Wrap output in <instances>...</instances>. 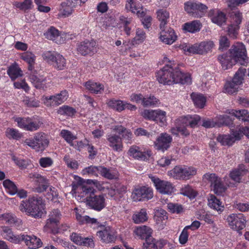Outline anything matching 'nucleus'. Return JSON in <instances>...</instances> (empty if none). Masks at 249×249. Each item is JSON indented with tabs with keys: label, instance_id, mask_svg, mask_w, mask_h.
<instances>
[{
	"label": "nucleus",
	"instance_id": "1",
	"mask_svg": "<svg viewBox=\"0 0 249 249\" xmlns=\"http://www.w3.org/2000/svg\"><path fill=\"white\" fill-rule=\"evenodd\" d=\"M164 61L167 64L158 73L159 83L168 85L191 83L192 78L189 73L182 72L176 63L169 61L166 56L164 57Z\"/></svg>",
	"mask_w": 249,
	"mask_h": 249
},
{
	"label": "nucleus",
	"instance_id": "2",
	"mask_svg": "<svg viewBox=\"0 0 249 249\" xmlns=\"http://www.w3.org/2000/svg\"><path fill=\"white\" fill-rule=\"evenodd\" d=\"M200 120V116L196 114L180 117L176 120V127L171 129V132L174 135L180 133L182 135L188 136L191 133L190 129L196 126Z\"/></svg>",
	"mask_w": 249,
	"mask_h": 249
},
{
	"label": "nucleus",
	"instance_id": "3",
	"mask_svg": "<svg viewBox=\"0 0 249 249\" xmlns=\"http://www.w3.org/2000/svg\"><path fill=\"white\" fill-rule=\"evenodd\" d=\"M50 143L48 136L44 132H38L32 138L26 139L24 143L37 152L43 151Z\"/></svg>",
	"mask_w": 249,
	"mask_h": 249
},
{
	"label": "nucleus",
	"instance_id": "4",
	"mask_svg": "<svg viewBox=\"0 0 249 249\" xmlns=\"http://www.w3.org/2000/svg\"><path fill=\"white\" fill-rule=\"evenodd\" d=\"M229 53L231 55L234 62L241 65H247L249 62L245 46L241 42H238L232 45Z\"/></svg>",
	"mask_w": 249,
	"mask_h": 249
},
{
	"label": "nucleus",
	"instance_id": "5",
	"mask_svg": "<svg viewBox=\"0 0 249 249\" xmlns=\"http://www.w3.org/2000/svg\"><path fill=\"white\" fill-rule=\"evenodd\" d=\"M18 127L28 131H35L38 129L43 122L41 118L38 116L33 118L17 117L15 119Z\"/></svg>",
	"mask_w": 249,
	"mask_h": 249
},
{
	"label": "nucleus",
	"instance_id": "6",
	"mask_svg": "<svg viewBox=\"0 0 249 249\" xmlns=\"http://www.w3.org/2000/svg\"><path fill=\"white\" fill-rule=\"evenodd\" d=\"M69 96L68 91L66 89H64L52 95L43 96L41 100L46 107H55L65 102Z\"/></svg>",
	"mask_w": 249,
	"mask_h": 249
},
{
	"label": "nucleus",
	"instance_id": "7",
	"mask_svg": "<svg viewBox=\"0 0 249 249\" xmlns=\"http://www.w3.org/2000/svg\"><path fill=\"white\" fill-rule=\"evenodd\" d=\"M196 169L193 167L176 166L168 172V175L176 179L187 180L195 176Z\"/></svg>",
	"mask_w": 249,
	"mask_h": 249
},
{
	"label": "nucleus",
	"instance_id": "8",
	"mask_svg": "<svg viewBox=\"0 0 249 249\" xmlns=\"http://www.w3.org/2000/svg\"><path fill=\"white\" fill-rule=\"evenodd\" d=\"M42 56L45 60L51 63L57 70H63L66 67V59L62 54L57 52H45L43 53Z\"/></svg>",
	"mask_w": 249,
	"mask_h": 249
},
{
	"label": "nucleus",
	"instance_id": "9",
	"mask_svg": "<svg viewBox=\"0 0 249 249\" xmlns=\"http://www.w3.org/2000/svg\"><path fill=\"white\" fill-rule=\"evenodd\" d=\"M184 10L195 18L203 17L207 11L208 7L198 1H188L184 3Z\"/></svg>",
	"mask_w": 249,
	"mask_h": 249
},
{
	"label": "nucleus",
	"instance_id": "10",
	"mask_svg": "<svg viewBox=\"0 0 249 249\" xmlns=\"http://www.w3.org/2000/svg\"><path fill=\"white\" fill-rule=\"evenodd\" d=\"M44 227V230L53 234L57 233L59 231V220L61 217L60 211L58 209H54L50 212Z\"/></svg>",
	"mask_w": 249,
	"mask_h": 249
},
{
	"label": "nucleus",
	"instance_id": "11",
	"mask_svg": "<svg viewBox=\"0 0 249 249\" xmlns=\"http://www.w3.org/2000/svg\"><path fill=\"white\" fill-rule=\"evenodd\" d=\"M230 24L228 26L227 32L229 37L236 39L238 34L239 24L241 23L242 14L239 11L233 12L231 15Z\"/></svg>",
	"mask_w": 249,
	"mask_h": 249
},
{
	"label": "nucleus",
	"instance_id": "12",
	"mask_svg": "<svg viewBox=\"0 0 249 249\" xmlns=\"http://www.w3.org/2000/svg\"><path fill=\"white\" fill-rule=\"evenodd\" d=\"M203 180L211 184L212 189L216 195H221L226 189L221 178L215 174H205L203 177Z\"/></svg>",
	"mask_w": 249,
	"mask_h": 249
},
{
	"label": "nucleus",
	"instance_id": "13",
	"mask_svg": "<svg viewBox=\"0 0 249 249\" xmlns=\"http://www.w3.org/2000/svg\"><path fill=\"white\" fill-rule=\"evenodd\" d=\"M36 72L35 70L30 72L29 75V81L36 89H47L50 86L51 81L43 75L36 74Z\"/></svg>",
	"mask_w": 249,
	"mask_h": 249
},
{
	"label": "nucleus",
	"instance_id": "14",
	"mask_svg": "<svg viewBox=\"0 0 249 249\" xmlns=\"http://www.w3.org/2000/svg\"><path fill=\"white\" fill-rule=\"evenodd\" d=\"M28 178L33 179L36 183L37 186L34 188V191L36 193L44 192L50 186L49 180L37 173H30Z\"/></svg>",
	"mask_w": 249,
	"mask_h": 249
},
{
	"label": "nucleus",
	"instance_id": "15",
	"mask_svg": "<svg viewBox=\"0 0 249 249\" xmlns=\"http://www.w3.org/2000/svg\"><path fill=\"white\" fill-rule=\"evenodd\" d=\"M160 30L159 38L162 43L171 45L177 40V36L171 28L164 26L162 28H160Z\"/></svg>",
	"mask_w": 249,
	"mask_h": 249
},
{
	"label": "nucleus",
	"instance_id": "16",
	"mask_svg": "<svg viewBox=\"0 0 249 249\" xmlns=\"http://www.w3.org/2000/svg\"><path fill=\"white\" fill-rule=\"evenodd\" d=\"M227 221L230 226L234 230L237 231L239 234L242 232L240 230L245 227L246 220L242 214H232L227 217Z\"/></svg>",
	"mask_w": 249,
	"mask_h": 249
},
{
	"label": "nucleus",
	"instance_id": "17",
	"mask_svg": "<svg viewBox=\"0 0 249 249\" xmlns=\"http://www.w3.org/2000/svg\"><path fill=\"white\" fill-rule=\"evenodd\" d=\"M43 204V200L40 197L34 196L28 199L27 202L22 201L19 205V209L22 212L29 214L33 209Z\"/></svg>",
	"mask_w": 249,
	"mask_h": 249
},
{
	"label": "nucleus",
	"instance_id": "18",
	"mask_svg": "<svg viewBox=\"0 0 249 249\" xmlns=\"http://www.w3.org/2000/svg\"><path fill=\"white\" fill-rule=\"evenodd\" d=\"M153 196L152 190L145 186L136 189L132 193V198L135 201L147 200Z\"/></svg>",
	"mask_w": 249,
	"mask_h": 249
},
{
	"label": "nucleus",
	"instance_id": "19",
	"mask_svg": "<svg viewBox=\"0 0 249 249\" xmlns=\"http://www.w3.org/2000/svg\"><path fill=\"white\" fill-rule=\"evenodd\" d=\"M230 135H219L217 140L222 145L230 146L236 141L240 140L242 138V133L237 132L236 129H231Z\"/></svg>",
	"mask_w": 249,
	"mask_h": 249
},
{
	"label": "nucleus",
	"instance_id": "20",
	"mask_svg": "<svg viewBox=\"0 0 249 249\" xmlns=\"http://www.w3.org/2000/svg\"><path fill=\"white\" fill-rule=\"evenodd\" d=\"M231 119L227 115H218L214 119L204 120L202 125L205 127H213L216 125L220 126L225 124L230 126Z\"/></svg>",
	"mask_w": 249,
	"mask_h": 249
},
{
	"label": "nucleus",
	"instance_id": "21",
	"mask_svg": "<svg viewBox=\"0 0 249 249\" xmlns=\"http://www.w3.org/2000/svg\"><path fill=\"white\" fill-rule=\"evenodd\" d=\"M96 42L94 41L85 40L77 45V52L82 55L85 56L94 52Z\"/></svg>",
	"mask_w": 249,
	"mask_h": 249
},
{
	"label": "nucleus",
	"instance_id": "22",
	"mask_svg": "<svg viewBox=\"0 0 249 249\" xmlns=\"http://www.w3.org/2000/svg\"><path fill=\"white\" fill-rule=\"evenodd\" d=\"M24 241L26 246L31 249H36L42 246L40 239L36 236H29L25 234L19 235V243Z\"/></svg>",
	"mask_w": 249,
	"mask_h": 249
},
{
	"label": "nucleus",
	"instance_id": "23",
	"mask_svg": "<svg viewBox=\"0 0 249 249\" xmlns=\"http://www.w3.org/2000/svg\"><path fill=\"white\" fill-rule=\"evenodd\" d=\"M89 206L92 209L100 211L105 207V198L103 195H90L88 199Z\"/></svg>",
	"mask_w": 249,
	"mask_h": 249
},
{
	"label": "nucleus",
	"instance_id": "24",
	"mask_svg": "<svg viewBox=\"0 0 249 249\" xmlns=\"http://www.w3.org/2000/svg\"><path fill=\"white\" fill-rule=\"evenodd\" d=\"M125 8L132 13L136 14L138 17L143 18L145 15L142 6L137 0H127Z\"/></svg>",
	"mask_w": 249,
	"mask_h": 249
},
{
	"label": "nucleus",
	"instance_id": "25",
	"mask_svg": "<svg viewBox=\"0 0 249 249\" xmlns=\"http://www.w3.org/2000/svg\"><path fill=\"white\" fill-rule=\"evenodd\" d=\"M114 130L117 132L123 140L126 143H131L132 142L133 134L130 130L126 128L122 125H116Z\"/></svg>",
	"mask_w": 249,
	"mask_h": 249
},
{
	"label": "nucleus",
	"instance_id": "26",
	"mask_svg": "<svg viewBox=\"0 0 249 249\" xmlns=\"http://www.w3.org/2000/svg\"><path fill=\"white\" fill-rule=\"evenodd\" d=\"M227 116H229L230 118L231 119L232 124V116H234L239 120H241L244 122L249 121V112L246 109L242 110H233V109H228L225 112Z\"/></svg>",
	"mask_w": 249,
	"mask_h": 249
},
{
	"label": "nucleus",
	"instance_id": "27",
	"mask_svg": "<svg viewBox=\"0 0 249 249\" xmlns=\"http://www.w3.org/2000/svg\"><path fill=\"white\" fill-rule=\"evenodd\" d=\"M0 223L14 225L17 227H19L22 224V221L20 219L10 213L0 214Z\"/></svg>",
	"mask_w": 249,
	"mask_h": 249
},
{
	"label": "nucleus",
	"instance_id": "28",
	"mask_svg": "<svg viewBox=\"0 0 249 249\" xmlns=\"http://www.w3.org/2000/svg\"><path fill=\"white\" fill-rule=\"evenodd\" d=\"M208 16L212 21L218 26H222L226 22L225 14L217 9L210 10Z\"/></svg>",
	"mask_w": 249,
	"mask_h": 249
},
{
	"label": "nucleus",
	"instance_id": "29",
	"mask_svg": "<svg viewBox=\"0 0 249 249\" xmlns=\"http://www.w3.org/2000/svg\"><path fill=\"white\" fill-rule=\"evenodd\" d=\"M44 36L46 38L52 40L57 44H61L64 41L62 38L59 30L53 26H51L44 33Z\"/></svg>",
	"mask_w": 249,
	"mask_h": 249
},
{
	"label": "nucleus",
	"instance_id": "30",
	"mask_svg": "<svg viewBox=\"0 0 249 249\" xmlns=\"http://www.w3.org/2000/svg\"><path fill=\"white\" fill-rule=\"evenodd\" d=\"M172 138L167 133H162L158 139L157 143V149L164 151L166 150L170 146Z\"/></svg>",
	"mask_w": 249,
	"mask_h": 249
},
{
	"label": "nucleus",
	"instance_id": "31",
	"mask_svg": "<svg viewBox=\"0 0 249 249\" xmlns=\"http://www.w3.org/2000/svg\"><path fill=\"white\" fill-rule=\"evenodd\" d=\"M0 233L4 239L11 242L14 243H19V235H14L12 230L7 226H0Z\"/></svg>",
	"mask_w": 249,
	"mask_h": 249
},
{
	"label": "nucleus",
	"instance_id": "32",
	"mask_svg": "<svg viewBox=\"0 0 249 249\" xmlns=\"http://www.w3.org/2000/svg\"><path fill=\"white\" fill-rule=\"evenodd\" d=\"M173 187L170 182L157 178V190L160 194L170 195L173 192Z\"/></svg>",
	"mask_w": 249,
	"mask_h": 249
},
{
	"label": "nucleus",
	"instance_id": "33",
	"mask_svg": "<svg viewBox=\"0 0 249 249\" xmlns=\"http://www.w3.org/2000/svg\"><path fill=\"white\" fill-rule=\"evenodd\" d=\"M131 156H151L152 153L151 150L144 146H138L136 145H132L128 152Z\"/></svg>",
	"mask_w": 249,
	"mask_h": 249
},
{
	"label": "nucleus",
	"instance_id": "34",
	"mask_svg": "<svg viewBox=\"0 0 249 249\" xmlns=\"http://www.w3.org/2000/svg\"><path fill=\"white\" fill-rule=\"evenodd\" d=\"M75 8L69 4L67 1H64L60 4L58 14L59 18H66L71 16Z\"/></svg>",
	"mask_w": 249,
	"mask_h": 249
},
{
	"label": "nucleus",
	"instance_id": "35",
	"mask_svg": "<svg viewBox=\"0 0 249 249\" xmlns=\"http://www.w3.org/2000/svg\"><path fill=\"white\" fill-rule=\"evenodd\" d=\"M84 86L86 89L94 94H101L104 90V85L99 82H95L90 80L86 82L84 84Z\"/></svg>",
	"mask_w": 249,
	"mask_h": 249
},
{
	"label": "nucleus",
	"instance_id": "36",
	"mask_svg": "<svg viewBox=\"0 0 249 249\" xmlns=\"http://www.w3.org/2000/svg\"><path fill=\"white\" fill-rule=\"evenodd\" d=\"M152 230L145 225L137 226L134 230V233L141 239H146L151 236Z\"/></svg>",
	"mask_w": 249,
	"mask_h": 249
},
{
	"label": "nucleus",
	"instance_id": "37",
	"mask_svg": "<svg viewBox=\"0 0 249 249\" xmlns=\"http://www.w3.org/2000/svg\"><path fill=\"white\" fill-rule=\"evenodd\" d=\"M107 140L109 142V146L113 150L116 151L122 150L123 144L121 138L120 136L116 134L109 135L107 136Z\"/></svg>",
	"mask_w": 249,
	"mask_h": 249
},
{
	"label": "nucleus",
	"instance_id": "38",
	"mask_svg": "<svg viewBox=\"0 0 249 249\" xmlns=\"http://www.w3.org/2000/svg\"><path fill=\"white\" fill-rule=\"evenodd\" d=\"M21 58L28 63V70L32 72L35 68L36 57L34 53L30 52H26L21 55Z\"/></svg>",
	"mask_w": 249,
	"mask_h": 249
},
{
	"label": "nucleus",
	"instance_id": "39",
	"mask_svg": "<svg viewBox=\"0 0 249 249\" xmlns=\"http://www.w3.org/2000/svg\"><path fill=\"white\" fill-rule=\"evenodd\" d=\"M179 48L183 50L186 54H201V52L199 51L200 46L199 43H196L193 45L182 43L179 46Z\"/></svg>",
	"mask_w": 249,
	"mask_h": 249
},
{
	"label": "nucleus",
	"instance_id": "40",
	"mask_svg": "<svg viewBox=\"0 0 249 249\" xmlns=\"http://www.w3.org/2000/svg\"><path fill=\"white\" fill-rule=\"evenodd\" d=\"M201 27V23L197 20L186 22L182 25V29L183 31L191 33H195L199 31Z\"/></svg>",
	"mask_w": 249,
	"mask_h": 249
},
{
	"label": "nucleus",
	"instance_id": "41",
	"mask_svg": "<svg viewBox=\"0 0 249 249\" xmlns=\"http://www.w3.org/2000/svg\"><path fill=\"white\" fill-rule=\"evenodd\" d=\"M120 22L122 25L125 34L127 36H130L132 27L134 25L132 18L122 16L120 17Z\"/></svg>",
	"mask_w": 249,
	"mask_h": 249
},
{
	"label": "nucleus",
	"instance_id": "42",
	"mask_svg": "<svg viewBox=\"0 0 249 249\" xmlns=\"http://www.w3.org/2000/svg\"><path fill=\"white\" fill-rule=\"evenodd\" d=\"M218 59L224 69H228L237 62H234L233 58L230 54H223L218 57Z\"/></svg>",
	"mask_w": 249,
	"mask_h": 249
},
{
	"label": "nucleus",
	"instance_id": "43",
	"mask_svg": "<svg viewBox=\"0 0 249 249\" xmlns=\"http://www.w3.org/2000/svg\"><path fill=\"white\" fill-rule=\"evenodd\" d=\"M146 37V34L142 29L138 28L136 30V34L130 41V44L132 46H136L142 44Z\"/></svg>",
	"mask_w": 249,
	"mask_h": 249
},
{
	"label": "nucleus",
	"instance_id": "44",
	"mask_svg": "<svg viewBox=\"0 0 249 249\" xmlns=\"http://www.w3.org/2000/svg\"><path fill=\"white\" fill-rule=\"evenodd\" d=\"M247 170L245 169V165L243 164L239 165L237 168L233 170L230 174V178L236 182H240L241 177L243 176Z\"/></svg>",
	"mask_w": 249,
	"mask_h": 249
},
{
	"label": "nucleus",
	"instance_id": "45",
	"mask_svg": "<svg viewBox=\"0 0 249 249\" xmlns=\"http://www.w3.org/2000/svg\"><path fill=\"white\" fill-rule=\"evenodd\" d=\"M167 213L162 209L157 210V228L158 230H162L167 219Z\"/></svg>",
	"mask_w": 249,
	"mask_h": 249
},
{
	"label": "nucleus",
	"instance_id": "46",
	"mask_svg": "<svg viewBox=\"0 0 249 249\" xmlns=\"http://www.w3.org/2000/svg\"><path fill=\"white\" fill-rule=\"evenodd\" d=\"M74 210L76 212V219L80 224H89L97 226L98 225L99 223L96 219L90 218L88 215L82 216L78 213V209L77 208H75Z\"/></svg>",
	"mask_w": 249,
	"mask_h": 249
},
{
	"label": "nucleus",
	"instance_id": "47",
	"mask_svg": "<svg viewBox=\"0 0 249 249\" xmlns=\"http://www.w3.org/2000/svg\"><path fill=\"white\" fill-rule=\"evenodd\" d=\"M7 74L12 81L23 75L22 71L17 64L11 65L7 70Z\"/></svg>",
	"mask_w": 249,
	"mask_h": 249
},
{
	"label": "nucleus",
	"instance_id": "48",
	"mask_svg": "<svg viewBox=\"0 0 249 249\" xmlns=\"http://www.w3.org/2000/svg\"><path fill=\"white\" fill-rule=\"evenodd\" d=\"M76 112L75 108L68 105H63L57 110V114L71 118H73Z\"/></svg>",
	"mask_w": 249,
	"mask_h": 249
},
{
	"label": "nucleus",
	"instance_id": "49",
	"mask_svg": "<svg viewBox=\"0 0 249 249\" xmlns=\"http://www.w3.org/2000/svg\"><path fill=\"white\" fill-rule=\"evenodd\" d=\"M97 235L105 243H110L114 240V236L109 228L97 231Z\"/></svg>",
	"mask_w": 249,
	"mask_h": 249
},
{
	"label": "nucleus",
	"instance_id": "50",
	"mask_svg": "<svg viewBox=\"0 0 249 249\" xmlns=\"http://www.w3.org/2000/svg\"><path fill=\"white\" fill-rule=\"evenodd\" d=\"M191 97L196 107L202 108L204 107L206 102V98L202 94L197 93H192L191 95Z\"/></svg>",
	"mask_w": 249,
	"mask_h": 249
},
{
	"label": "nucleus",
	"instance_id": "51",
	"mask_svg": "<svg viewBox=\"0 0 249 249\" xmlns=\"http://www.w3.org/2000/svg\"><path fill=\"white\" fill-rule=\"evenodd\" d=\"M107 104L110 108L119 112L124 110V102L121 100L111 99L107 102Z\"/></svg>",
	"mask_w": 249,
	"mask_h": 249
},
{
	"label": "nucleus",
	"instance_id": "52",
	"mask_svg": "<svg viewBox=\"0 0 249 249\" xmlns=\"http://www.w3.org/2000/svg\"><path fill=\"white\" fill-rule=\"evenodd\" d=\"M157 18L160 21V28L166 26L169 18V13L166 10H160L157 12Z\"/></svg>",
	"mask_w": 249,
	"mask_h": 249
},
{
	"label": "nucleus",
	"instance_id": "53",
	"mask_svg": "<svg viewBox=\"0 0 249 249\" xmlns=\"http://www.w3.org/2000/svg\"><path fill=\"white\" fill-rule=\"evenodd\" d=\"M148 219L145 210L142 209L139 212L135 213L132 215V219L135 224L143 223Z\"/></svg>",
	"mask_w": 249,
	"mask_h": 249
},
{
	"label": "nucleus",
	"instance_id": "54",
	"mask_svg": "<svg viewBox=\"0 0 249 249\" xmlns=\"http://www.w3.org/2000/svg\"><path fill=\"white\" fill-rule=\"evenodd\" d=\"M60 136L70 145L73 146V141L77 139V136L71 131L62 129L60 133Z\"/></svg>",
	"mask_w": 249,
	"mask_h": 249
},
{
	"label": "nucleus",
	"instance_id": "55",
	"mask_svg": "<svg viewBox=\"0 0 249 249\" xmlns=\"http://www.w3.org/2000/svg\"><path fill=\"white\" fill-rule=\"evenodd\" d=\"M208 205L218 212H222L223 210L224 207L221 205L220 200L214 195H211L208 199Z\"/></svg>",
	"mask_w": 249,
	"mask_h": 249
},
{
	"label": "nucleus",
	"instance_id": "56",
	"mask_svg": "<svg viewBox=\"0 0 249 249\" xmlns=\"http://www.w3.org/2000/svg\"><path fill=\"white\" fill-rule=\"evenodd\" d=\"M5 135L10 140H18L22 137V134L18 129L13 128H8L5 131Z\"/></svg>",
	"mask_w": 249,
	"mask_h": 249
},
{
	"label": "nucleus",
	"instance_id": "57",
	"mask_svg": "<svg viewBox=\"0 0 249 249\" xmlns=\"http://www.w3.org/2000/svg\"><path fill=\"white\" fill-rule=\"evenodd\" d=\"M46 198L54 203L59 202L58 193L57 190L52 186H49V189L46 193Z\"/></svg>",
	"mask_w": 249,
	"mask_h": 249
},
{
	"label": "nucleus",
	"instance_id": "58",
	"mask_svg": "<svg viewBox=\"0 0 249 249\" xmlns=\"http://www.w3.org/2000/svg\"><path fill=\"white\" fill-rule=\"evenodd\" d=\"M199 44L200 46L199 51L201 52V54L211 51L214 46V43L212 40L202 41L199 43Z\"/></svg>",
	"mask_w": 249,
	"mask_h": 249
},
{
	"label": "nucleus",
	"instance_id": "59",
	"mask_svg": "<svg viewBox=\"0 0 249 249\" xmlns=\"http://www.w3.org/2000/svg\"><path fill=\"white\" fill-rule=\"evenodd\" d=\"M157 124L160 126L167 124L166 113L160 109H157Z\"/></svg>",
	"mask_w": 249,
	"mask_h": 249
},
{
	"label": "nucleus",
	"instance_id": "60",
	"mask_svg": "<svg viewBox=\"0 0 249 249\" xmlns=\"http://www.w3.org/2000/svg\"><path fill=\"white\" fill-rule=\"evenodd\" d=\"M246 72V70L245 68H239L238 71L235 73L232 79V81L238 86L242 84Z\"/></svg>",
	"mask_w": 249,
	"mask_h": 249
},
{
	"label": "nucleus",
	"instance_id": "61",
	"mask_svg": "<svg viewBox=\"0 0 249 249\" xmlns=\"http://www.w3.org/2000/svg\"><path fill=\"white\" fill-rule=\"evenodd\" d=\"M99 174L103 177L109 179L115 178L117 176L116 172L112 171L103 166H99Z\"/></svg>",
	"mask_w": 249,
	"mask_h": 249
},
{
	"label": "nucleus",
	"instance_id": "62",
	"mask_svg": "<svg viewBox=\"0 0 249 249\" xmlns=\"http://www.w3.org/2000/svg\"><path fill=\"white\" fill-rule=\"evenodd\" d=\"M3 185L10 195H14L17 193L18 187L10 179H6L3 181Z\"/></svg>",
	"mask_w": 249,
	"mask_h": 249
},
{
	"label": "nucleus",
	"instance_id": "63",
	"mask_svg": "<svg viewBox=\"0 0 249 249\" xmlns=\"http://www.w3.org/2000/svg\"><path fill=\"white\" fill-rule=\"evenodd\" d=\"M167 207L169 211L173 213L179 214L183 213L184 211L182 205L178 203H168Z\"/></svg>",
	"mask_w": 249,
	"mask_h": 249
},
{
	"label": "nucleus",
	"instance_id": "64",
	"mask_svg": "<svg viewBox=\"0 0 249 249\" xmlns=\"http://www.w3.org/2000/svg\"><path fill=\"white\" fill-rule=\"evenodd\" d=\"M33 3L32 0H25L22 2L15 1L13 5L17 8L21 10H27L31 9V5Z\"/></svg>",
	"mask_w": 249,
	"mask_h": 249
}]
</instances>
